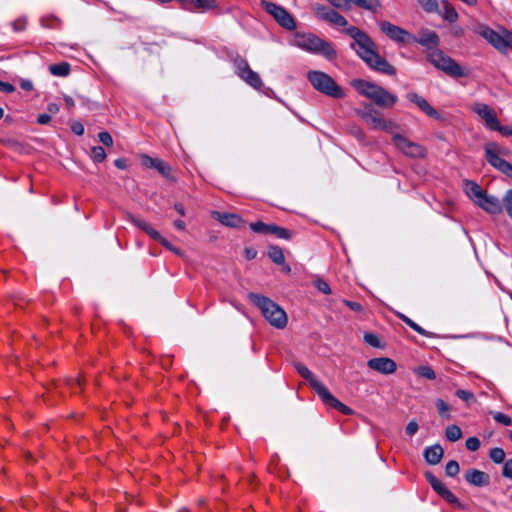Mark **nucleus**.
Here are the masks:
<instances>
[{"label": "nucleus", "instance_id": "obj_3", "mask_svg": "<svg viewBox=\"0 0 512 512\" xmlns=\"http://www.w3.org/2000/svg\"><path fill=\"white\" fill-rule=\"evenodd\" d=\"M292 45L314 54H321L329 60L337 57L336 50L327 42L312 33H296L291 41Z\"/></svg>", "mask_w": 512, "mask_h": 512}, {"label": "nucleus", "instance_id": "obj_32", "mask_svg": "<svg viewBox=\"0 0 512 512\" xmlns=\"http://www.w3.org/2000/svg\"><path fill=\"white\" fill-rule=\"evenodd\" d=\"M268 256L277 265H282L285 262L283 250L279 246H270L268 249Z\"/></svg>", "mask_w": 512, "mask_h": 512}, {"label": "nucleus", "instance_id": "obj_17", "mask_svg": "<svg viewBox=\"0 0 512 512\" xmlns=\"http://www.w3.org/2000/svg\"><path fill=\"white\" fill-rule=\"evenodd\" d=\"M319 397L323 401L324 404H326L329 407H332L338 411H340L344 415H350L352 413V409L342 402H340L337 398H335L327 387H321L319 386Z\"/></svg>", "mask_w": 512, "mask_h": 512}, {"label": "nucleus", "instance_id": "obj_53", "mask_svg": "<svg viewBox=\"0 0 512 512\" xmlns=\"http://www.w3.org/2000/svg\"><path fill=\"white\" fill-rule=\"evenodd\" d=\"M364 340H365L366 343H368L369 345H371L373 347H380L379 338L375 334L366 333L364 335Z\"/></svg>", "mask_w": 512, "mask_h": 512}, {"label": "nucleus", "instance_id": "obj_47", "mask_svg": "<svg viewBox=\"0 0 512 512\" xmlns=\"http://www.w3.org/2000/svg\"><path fill=\"white\" fill-rule=\"evenodd\" d=\"M436 408L441 417L449 418V405L442 399H437Z\"/></svg>", "mask_w": 512, "mask_h": 512}, {"label": "nucleus", "instance_id": "obj_54", "mask_svg": "<svg viewBox=\"0 0 512 512\" xmlns=\"http://www.w3.org/2000/svg\"><path fill=\"white\" fill-rule=\"evenodd\" d=\"M493 131H498L505 137L512 136V127L502 126L499 124V121L497 122L496 127L493 128Z\"/></svg>", "mask_w": 512, "mask_h": 512}, {"label": "nucleus", "instance_id": "obj_21", "mask_svg": "<svg viewBox=\"0 0 512 512\" xmlns=\"http://www.w3.org/2000/svg\"><path fill=\"white\" fill-rule=\"evenodd\" d=\"M472 110L478 114L486 123L490 130L496 127L498 119L495 111L487 104L477 103Z\"/></svg>", "mask_w": 512, "mask_h": 512}, {"label": "nucleus", "instance_id": "obj_38", "mask_svg": "<svg viewBox=\"0 0 512 512\" xmlns=\"http://www.w3.org/2000/svg\"><path fill=\"white\" fill-rule=\"evenodd\" d=\"M277 238L289 240L292 237V232L284 227H280L276 224L272 227V233Z\"/></svg>", "mask_w": 512, "mask_h": 512}, {"label": "nucleus", "instance_id": "obj_22", "mask_svg": "<svg viewBox=\"0 0 512 512\" xmlns=\"http://www.w3.org/2000/svg\"><path fill=\"white\" fill-rule=\"evenodd\" d=\"M465 480L476 487L487 486L490 483V476L481 470L471 468L468 469L464 474Z\"/></svg>", "mask_w": 512, "mask_h": 512}, {"label": "nucleus", "instance_id": "obj_56", "mask_svg": "<svg viewBox=\"0 0 512 512\" xmlns=\"http://www.w3.org/2000/svg\"><path fill=\"white\" fill-rule=\"evenodd\" d=\"M502 475L505 478L512 479V459H509L504 463Z\"/></svg>", "mask_w": 512, "mask_h": 512}, {"label": "nucleus", "instance_id": "obj_24", "mask_svg": "<svg viewBox=\"0 0 512 512\" xmlns=\"http://www.w3.org/2000/svg\"><path fill=\"white\" fill-rule=\"evenodd\" d=\"M213 216L216 220H218L221 224L228 227H240L243 223L242 218L234 213H222V212H213Z\"/></svg>", "mask_w": 512, "mask_h": 512}, {"label": "nucleus", "instance_id": "obj_19", "mask_svg": "<svg viewBox=\"0 0 512 512\" xmlns=\"http://www.w3.org/2000/svg\"><path fill=\"white\" fill-rule=\"evenodd\" d=\"M406 98L410 102L414 103L427 116H429V117H431L433 119H437V120L441 119L440 113L437 110H435L429 104V102L425 98L420 96L418 93H416V92H409V93H407Z\"/></svg>", "mask_w": 512, "mask_h": 512}, {"label": "nucleus", "instance_id": "obj_29", "mask_svg": "<svg viewBox=\"0 0 512 512\" xmlns=\"http://www.w3.org/2000/svg\"><path fill=\"white\" fill-rule=\"evenodd\" d=\"M485 191L475 182H466V194L467 196L476 203Z\"/></svg>", "mask_w": 512, "mask_h": 512}, {"label": "nucleus", "instance_id": "obj_50", "mask_svg": "<svg viewBox=\"0 0 512 512\" xmlns=\"http://www.w3.org/2000/svg\"><path fill=\"white\" fill-rule=\"evenodd\" d=\"M466 448L470 451H477L480 448V440L477 437H469L466 440Z\"/></svg>", "mask_w": 512, "mask_h": 512}, {"label": "nucleus", "instance_id": "obj_15", "mask_svg": "<svg viewBox=\"0 0 512 512\" xmlns=\"http://www.w3.org/2000/svg\"><path fill=\"white\" fill-rule=\"evenodd\" d=\"M141 164L145 168L156 169L166 179H173L172 168L165 161L153 158L146 154L141 155Z\"/></svg>", "mask_w": 512, "mask_h": 512}, {"label": "nucleus", "instance_id": "obj_27", "mask_svg": "<svg viewBox=\"0 0 512 512\" xmlns=\"http://www.w3.org/2000/svg\"><path fill=\"white\" fill-rule=\"evenodd\" d=\"M354 4L357 7L368 10L370 12H377L381 8V3L379 0H347V8L350 7V4Z\"/></svg>", "mask_w": 512, "mask_h": 512}, {"label": "nucleus", "instance_id": "obj_8", "mask_svg": "<svg viewBox=\"0 0 512 512\" xmlns=\"http://www.w3.org/2000/svg\"><path fill=\"white\" fill-rule=\"evenodd\" d=\"M261 5L281 27L287 30H294L296 28L293 16L283 6L269 1H262Z\"/></svg>", "mask_w": 512, "mask_h": 512}, {"label": "nucleus", "instance_id": "obj_63", "mask_svg": "<svg viewBox=\"0 0 512 512\" xmlns=\"http://www.w3.org/2000/svg\"><path fill=\"white\" fill-rule=\"evenodd\" d=\"M26 23L24 20H16L13 22V28L15 31H23L25 29Z\"/></svg>", "mask_w": 512, "mask_h": 512}, {"label": "nucleus", "instance_id": "obj_58", "mask_svg": "<svg viewBox=\"0 0 512 512\" xmlns=\"http://www.w3.org/2000/svg\"><path fill=\"white\" fill-rule=\"evenodd\" d=\"M0 91L4 93H12L15 91V87L8 82L0 81Z\"/></svg>", "mask_w": 512, "mask_h": 512}, {"label": "nucleus", "instance_id": "obj_41", "mask_svg": "<svg viewBox=\"0 0 512 512\" xmlns=\"http://www.w3.org/2000/svg\"><path fill=\"white\" fill-rule=\"evenodd\" d=\"M91 156L95 162H102L106 158V152L103 147L95 146L91 149Z\"/></svg>", "mask_w": 512, "mask_h": 512}, {"label": "nucleus", "instance_id": "obj_7", "mask_svg": "<svg viewBox=\"0 0 512 512\" xmlns=\"http://www.w3.org/2000/svg\"><path fill=\"white\" fill-rule=\"evenodd\" d=\"M429 61L438 69L444 71L449 76L460 78L467 76L463 68L450 56L440 50H434L429 53Z\"/></svg>", "mask_w": 512, "mask_h": 512}, {"label": "nucleus", "instance_id": "obj_11", "mask_svg": "<svg viewBox=\"0 0 512 512\" xmlns=\"http://www.w3.org/2000/svg\"><path fill=\"white\" fill-rule=\"evenodd\" d=\"M358 115L373 129L383 130L391 133L396 124L384 119L379 112L374 109L359 111Z\"/></svg>", "mask_w": 512, "mask_h": 512}, {"label": "nucleus", "instance_id": "obj_9", "mask_svg": "<svg viewBox=\"0 0 512 512\" xmlns=\"http://www.w3.org/2000/svg\"><path fill=\"white\" fill-rule=\"evenodd\" d=\"M233 63L237 76L245 81L248 85L257 90L263 86V82L259 74L250 68L248 62L244 58L237 56L233 60Z\"/></svg>", "mask_w": 512, "mask_h": 512}, {"label": "nucleus", "instance_id": "obj_6", "mask_svg": "<svg viewBox=\"0 0 512 512\" xmlns=\"http://www.w3.org/2000/svg\"><path fill=\"white\" fill-rule=\"evenodd\" d=\"M308 80L312 86L319 92L333 98H342L343 91L328 74L321 71H310Z\"/></svg>", "mask_w": 512, "mask_h": 512}, {"label": "nucleus", "instance_id": "obj_55", "mask_svg": "<svg viewBox=\"0 0 512 512\" xmlns=\"http://www.w3.org/2000/svg\"><path fill=\"white\" fill-rule=\"evenodd\" d=\"M418 429H419L418 423L415 420H411L407 424L405 432H406L407 435L413 436L414 434L417 433Z\"/></svg>", "mask_w": 512, "mask_h": 512}, {"label": "nucleus", "instance_id": "obj_20", "mask_svg": "<svg viewBox=\"0 0 512 512\" xmlns=\"http://www.w3.org/2000/svg\"><path fill=\"white\" fill-rule=\"evenodd\" d=\"M367 365L370 369L385 375L392 374L397 369L395 361L387 357L372 358Z\"/></svg>", "mask_w": 512, "mask_h": 512}, {"label": "nucleus", "instance_id": "obj_52", "mask_svg": "<svg viewBox=\"0 0 512 512\" xmlns=\"http://www.w3.org/2000/svg\"><path fill=\"white\" fill-rule=\"evenodd\" d=\"M98 138H99V141L103 145H105V146H112L113 145L112 136L108 132H106V131L100 132L98 134Z\"/></svg>", "mask_w": 512, "mask_h": 512}, {"label": "nucleus", "instance_id": "obj_28", "mask_svg": "<svg viewBox=\"0 0 512 512\" xmlns=\"http://www.w3.org/2000/svg\"><path fill=\"white\" fill-rule=\"evenodd\" d=\"M441 5L443 8V11L441 12L443 19L450 23L456 22L459 18L456 9L447 0H442Z\"/></svg>", "mask_w": 512, "mask_h": 512}, {"label": "nucleus", "instance_id": "obj_14", "mask_svg": "<svg viewBox=\"0 0 512 512\" xmlns=\"http://www.w3.org/2000/svg\"><path fill=\"white\" fill-rule=\"evenodd\" d=\"M501 150L499 146L494 143H488L485 146V157L489 164L502 173H505L510 163L499 156Z\"/></svg>", "mask_w": 512, "mask_h": 512}, {"label": "nucleus", "instance_id": "obj_26", "mask_svg": "<svg viewBox=\"0 0 512 512\" xmlns=\"http://www.w3.org/2000/svg\"><path fill=\"white\" fill-rule=\"evenodd\" d=\"M183 7L190 11H206L215 8L213 0H185Z\"/></svg>", "mask_w": 512, "mask_h": 512}, {"label": "nucleus", "instance_id": "obj_37", "mask_svg": "<svg viewBox=\"0 0 512 512\" xmlns=\"http://www.w3.org/2000/svg\"><path fill=\"white\" fill-rule=\"evenodd\" d=\"M327 22L340 27H346L348 24L346 18L335 10L330 13Z\"/></svg>", "mask_w": 512, "mask_h": 512}, {"label": "nucleus", "instance_id": "obj_57", "mask_svg": "<svg viewBox=\"0 0 512 512\" xmlns=\"http://www.w3.org/2000/svg\"><path fill=\"white\" fill-rule=\"evenodd\" d=\"M343 303L355 312L363 311V306L359 302L344 300Z\"/></svg>", "mask_w": 512, "mask_h": 512}, {"label": "nucleus", "instance_id": "obj_31", "mask_svg": "<svg viewBox=\"0 0 512 512\" xmlns=\"http://www.w3.org/2000/svg\"><path fill=\"white\" fill-rule=\"evenodd\" d=\"M419 44L426 46V47H436L439 44V37L438 35L433 32L429 31L416 40Z\"/></svg>", "mask_w": 512, "mask_h": 512}, {"label": "nucleus", "instance_id": "obj_1", "mask_svg": "<svg viewBox=\"0 0 512 512\" xmlns=\"http://www.w3.org/2000/svg\"><path fill=\"white\" fill-rule=\"evenodd\" d=\"M343 32L353 39L350 48L371 70L388 76L396 75V68L380 55L377 44L366 32L356 26H349Z\"/></svg>", "mask_w": 512, "mask_h": 512}, {"label": "nucleus", "instance_id": "obj_25", "mask_svg": "<svg viewBox=\"0 0 512 512\" xmlns=\"http://www.w3.org/2000/svg\"><path fill=\"white\" fill-rule=\"evenodd\" d=\"M443 455L444 450L439 444L429 446L424 450V458L431 465L440 463Z\"/></svg>", "mask_w": 512, "mask_h": 512}, {"label": "nucleus", "instance_id": "obj_16", "mask_svg": "<svg viewBox=\"0 0 512 512\" xmlns=\"http://www.w3.org/2000/svg\"><path fill=\"white\" fill-rule=\"evenodd\" d=\"M475 204L490 214H499L503 211L502 201L495 196L488 195L486 192Z\"/></svg>", "mask_w": 512, "mask_h": 512}, {"label": "nucleus", "instance_id": "obj_46", "mask_svg": "<svg viewBox=\"0 0 512 512\" xmlns=\"http://www.w3.org/2000/svg\"><path fill=\"white\" fill-rule=\"evenodd\" d=\"M493 418L497 423H500L504 426H512V419L508 415L502 412L493 413Z\"/></svg>", "mask_w": 512, "mask_h": 512}, {"label": "nucleus", "instance_id": "obj_62", "mask_svg": "<svg viewBox=\"0 0 512 512\" xmlns=\"http://www.w3.org/2000/svg\"><path fill=\"white\" fill-rule=\"evenodd\" d=\"M244 254H245V257L248 259V260H252L256 257L257 255V251L251 247L249 248H246L244 250Z\"/></svg>", "mask_w": 512, "mask_h": 512}, {"label": "nucleus", "instance_id": "obj_5", "mask_svg": "<svg viewBox=\"0 0 512 512\" xmlns=\"http://www.w3.org/2000/svg\"><path fill=\"white\" fill-rule=\"evenodd\" d=\"M477 33L502 54H506L508 50H512L511 30L502 27L498 31H495L486 25H480L477 29Z\"/></svg>", "mask_w": 512, "mask_h": 512}, {"label": "nucleus", "instance_id": "obj_48", "mask_svg": "<svg viewBox=\"0 0 512 512\" xmlns=\"http://www.w3.org/2000/svg\"><path fill=\"white\" fill-rule=\"evenodd\" d=\"M455 394L459 399H461L467 403L475 401L474 394L470 391L458 389Z\"/></svg>", "mask_w": 512, "mask_h": 512}, {"label": "nucleus", "instance_id": "obj_4", "mask_svg": "<svg viewBox=\"0 0 512 512\" xmlns=\"http://www.w3.org/2000/svg\"><path fill=\"white\" fill-rule=\"evenodd\" d=\"M250 301L262 312L265 319L275 328L282 329L287 324L286 312L273 300L260 294L250 293Z\"/></svg>", "mask_w": 512, "mask_h": 512}, {"label": "nucleus", "instance_id": "obj_39", "mask_svg": "<svg viewBox=\"0 0 512 512\" xmlns=\"http://www.w3.org/2000/svg\"><path fill=\"white\" fill-rule=\"evenodd\" d=\"M489 456L494 463L500 464L505 459V452L502 448L495 447L490 450Z\"/></svg>", "mask_w": 512, "mask_h": 512}, {"label": "nucleus", "instance_id": "obj_35", "mask_svg": "<svg viewBox=\"0 0 512 512\" xmlns=\"http://www.w3.org/2000/svg\"><path fill=\"white\" fill-rule=\"evenodd\" d=\"M425 477H426V480L431 485V487L438 494H440L446 488V486L435 475H433L431 472H426L425 473Z\"/></svg>", "mask_w": 512, "mask_h": 512}, {"label": "nucleus", "instance_id": "obj_18", "mask_svg": "<svg viewBox=\"0 0 512 512\" xmlns=\"http://www.w3.org/2000/svg\"><path fill=\"white\" fill-rule=\"evenodd\" d=\"M406 98L410 102L414 103L427 116H429V117H431L433 119H437V120L441 119L440 113L437 110H435L429 104V102L425 98L420 96L418 93H416V92H409V93H407Z\"/></svg>", "mask_w": 512, "mask_h": 512}, {"label": "nucleus", "instance_id": "obj_13", "mask_svg": "<svg viewBox=\"0 0 512 512\" xmlns=\"http://www.w3.org/2000/svg\"><path fill=\"white\" fill-rule=\"evenodd\" d=\"M379 28L391 40L398 43H409L411 40H415L414 37L405 29L392 24L389 21L379 22Z\"/></svg>", "mask_w": 512, "mask_h": 512}, {"label": "nucleus", "instance_id": "obj_42", "mask_svg": "<svg viewBox=\"0 0 512 512\" xmlns=\"http://www.w3.org/2000/svg\"><path fill=\"white\" fill-rule=\"evenodd\" d=\"M314 286L318 289V291L322 292L323 294L329 295L331 294V288L329 284L322 278L317 277L314 280Z\"/></svg>", "mask_w": 512, "mask_h": 512}, {"label": "nucleus", "instance_id": "obj_36", "mask_svg": "<svg viewBox=\"0 0 512 512\" xmlns=\"http://www.w3.org/2000/svg\"><path fill=\"white\" fill-rule=\"evenodd\" d=\"M445 436L449 441L455 442L462 437V431L459 426L450 425L446 428Z\"/></svg>", "mask_w": 512, "mask_h": 512}, {"label": "nucleus", "instance_id": "obj_61", "mask_svg": "<svg viewBox=\"0 0 512 512\" xmlns=\"http://www.w3.org/2000/svg\"><path fill=\"white\" fill-rule=\"evenodd\" d=\"M51 121V116L50 114H40L38 117H37V123L38 124H41V125H45V124H48L49 122Z\"/></svg>", "mask_w": 512, "mask_h": 512}, {"label": "nucleus", "instance_id": "obj_45", "mask_svg": "<svg viewBox=\"0 0 512 512\" xmlns=\"http://www.w3.org/2000/svg\"><path fill=\"white\" fill-rule=\"evenodd\" d=\"M417 374L429 380H434L436 378L434 370L429 366H420L417 370Z\"/></svg>", "mask_w": 512, "mask_h": 512}, {"label": "nucleus", "instance_id": "obj_23", "mask_svg": "<svg viewBox=\"0 0 512 512\" xmlns=\"http://www.w3.org/2000/svg\"><path fill=\"white\" fill-rule=\"evenodd\" d=\"M295 369L305 380L309 382L310 386L317 393V395H319L320 391L319 386L326 387L322 382L316 379L314 374L302 363H296Z\"/></svg>", "mask_w": 512, "mask_h": 512}, {"label": "nucleus", "instance_id": "obj_12", "mask_svg": "<svg viewBox=\"0 0 512 512\" xmlns=\"http://www.w3.org/2000/svg\"><path fill=\"white\" fill-rule=\"evenodd\" d=\"M129 220L139 229L144 231L148 236L152 239L161 243L165 248L174 252L175 254H180V250L172 245L166 238H164L157 230H155L150 224L146 221L136 218L132 215H129Z\"/></svg>", "mask_w": 512, "mask_h": 512}, {"label": "nucleus", "instance_id": "obj_33", "mask_svg": "<svg viewBox=\"0 0 512 512\" xmlns=\"http://www.w3.org/2000/svg\"><path fill=\"white\" fill-rule=\"evenodd\" d=\"M273 225L274 224H266L262 221H257V222L251 223L250 228L255 233L271 234Z\"/></svg>", "mask_w": 512, "mask_h": 512}, {"label": "nucleus", "instance_id": "obj_2", "mask_svg": "<svg viewBox=\"0 0 512 512\" xmlns=\"http://www.w3.org/2000/svg\"><path fill=\"white\" fill-rule=\"evenodd\" d=\"M352 86L358 91L359 94L372 100L377 106L381 108H391L396 104L398 100L396 95L390 93L385 88L363 79L353 80Z\"/></svg>", "mask_w": 512, "mask_h": 512}, {"label": "nucleus", "instance_id": "obj_64", "mask_svg": "<svg viewBox=\"0 0 512 512\" xmlns=\"http://www.w3.org/2000/svg\"><path fill=\"white\" fill-rule=\"evenodd\" d=\"M72 131L76 135H82L84 133V126L81 123H74L72 125Z\"/></svg>", "mask_w": 512, "mask_h": 512}, {"label": "nucleus", "instance_id": "obj_43", "mask_svg": "<svg viewBox=\"0 0 512 512\" xmlns=\"http://www.w3.org/2000/svg\"><path fill=\"white\" fill-rule=\"evenodd\" d=\"M460 471V467L457 461L450 460L445 466V473L449 477L456 476Z\"/></svg>", "mask_w": 512, "mask_h": 512}, {"label": "nucleus", "instance_id": "obj_40", "mask_svg": "<svg viewBox=\"0 0 512 512\" xmlns=\"http://www.w3.org/2000/svg\"><path fill=\"white\" fill-rule=\"evenodd\" d=\"M502 205L508 216L512 219V189L505 193L502 200Z\"/></svg>", "mask_w": 512, "mask_h": 512}, {"label": "nucleus", "instance_id": "obj_59", "mask_svg": "<svg viewBox=\"0 0 512 512\" xmlns=\"http://www.w3.org/2000/svg\"><path fill=\"white\" fill-rule=\"evenodd\" d=\"M335 8L346 9L347 0H327Z\"/></svg>", "mask_w": 512, "mask_h": 512}, {"label": "nucleus", "instance_id": "obj_34", "mask_svg": "<svg viewBox=\"0 0 512 512\" xmlns=\"http://www.w3.org/2000/svg\"><path fill=\"white\" fill-rule=\"evenodd\" d=\"M312 10L317 18L326 22L329 18L330 13H332L333 11V9H329L328 7L321 4L313 5Z\"/></svg>", "mask_w": 512, "mask_h": 512}, {"label": "nucleus", "instance_id": "obj_51", "mask_svg": "<svg viewBox=\"0 0 512 512\" xmlns=\"http://www.w3.org/2000/svg\"><path fill=\"white\" fill-rule=\"evenodd\" d=\"M408 326L410 328H412L414 331H416L417 333H419L420 335H423V336H426V337H433V333L423 329L421 326H419L416 322H414L413 320L410 321V323L408 324Z\"/></svg>", "mask_w": 512, "mask_h": 512}, {"label": "nucleus", "instance_id": "obj_60", "mask_svg": "<svg viewBox=\"0 0 512 512\" xmlns=\"http://www.w3.org/2000/svg\"><path fill=\"white\" fill-rule=\"evenodd\" d=\"M335 8L346 9L347 0H327Z\"/></svg>", "mask_w": 512, "mask_h": 512}, {"label": "nucleus", "instance_id": "obj_49", "mask_svg": "<svg viewBox=\"0 0 512 512\" xmlns=\"http://www.w3.org/2000/svg\"><path fill=\"white\" fill-rule=\"evenodd\" d=\"M450 504H458V498L446 487L440 494Z\"/></svg>", "mask_w": 512, "mask_h": 512}, {"label": "nucleus", "instance_id": "obj_10", "mask_svg": "<svg viewBox=\"0 0 512 512\" xmlns=\"http://www.w3.org/2000/svg\"><path fill=\"white\" fill-rule=\"evenodd\" d=\"M392 141L396 148L404 155L411 158H423L426 155V149L418 143L412 142L405 136L395 133Z\"/></svg>", "mask_w": 512, "mask_h": 512}, {"label": "nucleus", "instance_id": "obj_44", "mask_svg": "<svg viewBox=\"0 0 512 512\" xmlns=\"http://www.w3.org/2000/svg\"><path fill=\"white\" fill-rule=\"evenodd\" d=\"M419 3L426 12L433 13L438 11L437 0H419Z\"/></svg>", "mask_w": 512, "mask_h": 512}, {"label": "nucleus", "instance_id": "obj_30", "mask_svg": "<svg viewBox=\"0 0 512 512\" xmlns=\"http://www.w3.org/2000/svg\"><path fill=\"white\" fill-rule=\"evenodd\" d=\"M70 64L68 62H60L49 66V72L53 76L66 77L70 74Z\"/></svg>", "mask_w": 512, "mask_h": 512}]
</instances>
